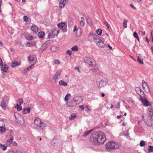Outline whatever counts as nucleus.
I'll return each instance as SVG.
<instances>
[{"instance_id": "69168bd1", "label": "nucleus", "mask_w": 153, "mask_h": 153, "mask_svg": "<svg viewBox=\"0 0 153 153\" xmlns=\"http://www.w3.org/2000/svg\"><path fill=\"white\" fill-rule=\"evenodd\" d=\"M32 44L30 43H27L26 44V45L27 46V47H30L31 46V45Z\"/></svg>"}, {"instance_id": "bb28decb", "label": "nucleus", "mask_w": 153, "mask_h": 153, "mask_svg": "<svg viewBox=\"0 0 153 153\" xmlns=\"http://www.w3.org/2000/svg\"><path fill=\"white\" fill-rule=\"evenodd\" d=\"M6 103L3 101L1 103V106L4 110H5L6 108Z\"/></svg>"}, {"instance_id": "5701e85b", "label": "nucleus", "mask_w": 153, "mask_h": 153, "mask_svg": "<svg viewBox=\"0 0 153 153\" xmlns=\"http://www.w3.org/2000/svg\"><path fill=\"white\" fill-rule=\"evenodd\" d=\"M136 91L140 96L142 95V93L143 92L141 91V89L140 88L137 87L136 88Z\"/></svg>"}, {"instance_id": "9d476101", "label": "nucleus", "mask_w": 153, "mask_h": 153, "mask_svg": "<svg viewBox=\"0 0 153 153\" xmlns=\"http://www.w3.org/2000/svg\"><path fill=\"white\" fill-rule=\"evenodd\" d=\"M73 99L78 105L79 104L82 100V97L79 95L76 96Z\"/></svg>"}, {"instance_id": "f257e3e1", "label": "nucleus", "mask_w": 153, "mask_h": 153, "mask_svg": "<svg viewBox=\"0 0 153 153\" xmlns=\"http://www.w3.org/2000/svg\"><path fill=\"white\" fill-rule=\"evenodd\" d=\"M106 140L105 134L102 131L94 132L90 136L91 142L95 145L103 144Z\"/></svg>"}, {"instance_id": "39448f33", "label": "nucleus", "mask_w": 153, "mask_h": 153, "mask_svg": "<svg viewBox=\"0 0 153 153\" xmlns=\"http://www.w3.org/2000/svg\"><path fill=\"white\" fill-rule=\"evenodd\" d=\"M89 69L94 72H97L98 70V66L95 61H93V62L88 66Z\"/></svg>"}, {"instance_id": "f03ea898", "label": "nucleus", "mask_w": 153, "mask_h": 153, "mask_svg": "<svg viewBox=\"0 0 153 153\" xmlns=\"http://www.w3.org/2000/svg\"><path fill=\"white\" fill-rule=\"evenodd\" d=\"M106 149L109 151L110 149H117L120 147L118 143L114 141H111L107 143L105 146Z\"/></svg>"}, {"instance_id": "13d9d810", "label": "nucleus", "mask_w": 153, "mask_h": 153, "mask_svg": "<svg viewBox=\"0 0 153 153\" xmlns=\"http://www.w3.org/2000/svg\"><path fill=\"white\" fill-rule=\"evenodd\" d=\"M95 34L93 33H90L89 34V36H92L93 37H94V35H95Z\"/></svg>"}, {"instance_id": "b1692460", "label": "nucleus", "mask_w": 153, "mask_h": 153, "mask_svg": "<svg viewBox=\"0 0 153 153\" xmlns=\"http://www.w3.org/2000/svg\"><path fill=\"white\" fill-rule=\"evenodd\" d=\"M59 84L60 85H63L64 86H66L68 85L66 82L62 80H61L59 81Z\"/></svg>"}, {"instance_id": "a19ab883", "label": "nucleus", "mask_w": 153, "mask_h": 153, "mask_svg": "<svg viewBox=\"0 0 153 153\" xmlns=\"http://www.w3.org/2000/svg\"><path fill=\"white\" fill-rule=\"evenodd\" d=\"M127 21L126 20H125L124 21V22L123 23V26L124 28H126L127 27Z\"/></svg>"}, {"instance_id": "e433bc0d", "label": "nucleus", "mask_w": 153, "mask_h": 153, "mask_svg": "<svg viewBox=\"0 0 153 153\" xmlns=\"http://www.w3.org/2000/svg\"><path fill=\"white\" fill-rule=\"evenodd\" d=\"M5 126V123L3 119L0 120V127H4Z\"/></svg>"}, {"instance_id": "7c9ffc66", "label": "nucleus", "mask_w": 153, "mask_h": 153, "mask_svg": "<svg viewBox=\"0 0 153 153\" xmlns=\"http://www.w3.org/2000/svg\"><path fill=\"white\" fill-rule=\"evenodd\" d=\"M71 94H67L65 98H64V100L65 101H68L69 100V97H71Z\"/></svg>"}, {"instance_id": "603ef678", "label": "nucleus", "mask_w": 153, "mask_h": 153, "mask_svg": "<svg viewBox=\"0 0 153 153\" xmlns=\"http://www.w3.org/2000/svg\"><path fill=\"white\" fill-rule=\"evenodd\" d=\"M13 140V138L12 137L11 138L7 140V142L8 143H11L12 141Z\"/></svg>"}, {"instance_id": "5fc2aeb1", "label": "nucleus", "mask_w": 153, "mask_h": 153, "mask_svg": "<svg viewBox=\"0 0 153 153\" xmlns=\"http://www.w3.org/2000/svg\"><path fill=\"white\" fill-rule=\"evenodd\" d=\"M29 70H30L28 69V67L27 68H26V69H24V74H25L27 73V72Z\"/></svg>"}, {"instance_id": "1a4fd4ad", "label": "nucleus", "mask_w": 153, "mask_h": 153, "mask_svg": "<svg viewBox=\"0 0 153 153\" xmlns=\"http://www.w3.org/2000/svg\"><path fill=\"white\" fill-rule=\"evenodd\" d=\"M142 82L143 87L145 91L147 93L149 92L150 89L147 83L144 80H143Z\"/></svg>"}, {"instance_id": "cd10ccee", "label": "nucleus", "mask_w": 153, "mask_h": 153, "mask_svg": "<svg viewBox=\"0 0 153 153\" xmlns=\"http://www.w3.org/2000/svg\"><path fill=\"white\" fill-rule=\"evenodd\" d=\"M15 108L17 109L18 111H20L22 110V106L19 105L18 104H17L16 106H15Z\"/></svg>"}, {"instance_id": "4c0bfd02", "label": "nucleus", "mask_w": 153, "mask_h": 153, "mask_svg": "<svg viewBox=\"0 0 153 153\" xmlns=\"http://www.w3.org/2000/svg\"><path fill=\"white\" fill-rule=\"evenodd\" d=\"M148 150L149 152H153V146H149Z\"/></svg>"}, {"instance_id": "79ce46f5", "label": "nucleus", "mask_w": 153, "mask_h": 153, "mask_svg": "<svg viewBox=\"0 0 153 153\" xmlns=\"http://www.w3.org/2000/svg\"><path fill=\"white\" fill-rule=\"evenodd\" d=\"M0 148L4 150H5L7 148L6 146H4L1 144H0Z\"/></svg>"}, {"instance_id": "6e6552de", "label": "nucleus", "mask_w": 153, "mask_h": 153, "mask_svg": "<svg viewBox=\"0 0 153 153\" xmlns=\"http://www.w3.org/2000/svg\"><path fill=\"white\" fill-rule=\"evenodd\" d=\"M84 61L89 65H91L93 62V61H95L94 59L90 57H86L83 59Z\"/></svg>"}, {"instance_id": "f704fd0d", "label": "nucleus", "mask_w": 153, "mask_h": 153, "mask_svg": "<svg viewBox=\"0 0 153 153\" xmlns=\"http://www.w3.org/2000/svg\"><path fill=\"white\" fill-rule=\"evenodd\" d=\"M133 36L134 38L137 39V40H138V41H139V39L138 36L136 32H135L134 33Z\"/></svg>"}, {"instance_id": "393cba45", "label": "nucleus", "mask_w": 153, "mask_h": 153, "mask_svg": "<svg viewBox=\"0 0 153 153\" xmlns=\"http://www.w3.org/2000/svg\"><path fill=\"white\" fill-rule=\"evenodd\" d=\"M92 131V130H87L84 133L83 136L85 137L86 136L90 134Z\"/></svg>"}, {"instance_id": "c03bdc74", "label": "nucleus", "mask_w": 153, "mask_h": 153, "mask_svg": "<svg viewBox=\"0 0 153 153\" xmlns=\"http://www.w3.org/2000/svg\"><path fill=\"white\" fill-rule=\"evenodd\" d=\"M140 145L141 147H143L145 145V142L144 141L141 140L140 143Z\"/></svg>"}, {"instance_id": "0e129e2a", "label": "nucleus", "mask_w": 153, "mask_h": 153, "mask_svg": "<svg viewBox=\"0 0 153 153\" xmlns=\"http://www.w3.org/2000/svg\"><path fill=\"white\" fill-rule=\"evenodd\" d=\"M130 6L132 8H133V9H136V8L134 7V6L132 4H130Z\"/></svg>"}, {"instance_id": "0eeeda50", "label": "nucleus", "mask_w": 153, "mask_h": 153, "mask_svg": "<svg viewBox=\"0 0 153 153\" xmlns=\"http://www.w3.org/2000/svg\"><path fill=\"white\" fill-rule=\"evenodd\" d=\"M78 105L73 99L71 101L66 102V105L68 107H75Z\"/></svg>"}, {"instance_id": "ea45409f", "label": "nucleus", "mask_w": 153, "mask_h": 153, "mask_svg": "<svg viewBox=\"0 0 153 153\" xmlns=\"http://www.w3.org/2000/svg\"><path fill=\"white\" fill-rule=\"evenodd\" d=\"M26 38L29 40H32L33 39V37L31 36L26 35L25 36Z\"/></svg>"}, {"instance_id": "864d4df0", "label": "nucleus", "mask_w": 153, "mask_h": 153, "mask_svg": "<svg viewBox=\"0 0 153 153\" xmlns=\"http://www.w3.org/2000/svg\"><path fill=\"white\" fill-rule=\"evenodd\" d=\"M79 21L80 22L85 21V19L83 17H81L79 19Z\"/></svg>"}, {"instance_id": "09e8293b", "label": "nucleus", "mask_w": 153, "mask_h": 153, "mask_svg": "<svg viewBox=\"0 0 153 153\" xmlns=\"http://www.w3.org/2000/svg\"><path fill=\"white\" fill-rule=\"evenodd\" d=\"M72 51L71 50H67V54L71 56L72 54Z\"/></svg>"}, {"instance_id": "8fccbe9b", "label": "nucleus", "mask_w": 153, "mask_h": 153, "mask_svg": "<svg viewBox=\"0 0 153 153\" xmlns=\"http://www.w3.org/2000/svg\"><path fill=\"white\" fill-rule=\"evenodd\" d=\"M23 19L25 21L27 22L28 20V18L27 16H24L23 17Z\"/></svg>"}, {"instance_id": "58836bf2", "label": "nucleus", "mask_w": 153, "mask_h": 153, "mask_svg": "<svg viewBox=\"0 0 153 153\" xmlns=\"http://www.w3.org/2000/svg\"><path fill=\"white\" fill-rule=\"evenodd\" d=\"M102 32V30L101 29H99L96 31L97 34L99 35H100L101 34Z\"/></svg>"}, {"instance_id": "338daca9", "label": "nucleus", "mask_w": 153, "mask_h": 153, "mask_svg": "<svg viewBox=\"0 0 153 153\" xmlns=\"http://www.w3.org/2000/svg\"><path fill=\"white\" fill-rule=\"evenodd\" d=\"M2 63V61L1 58H0V65H1Z\"/></svg>"}, {"instance_id": "2f4dec72", "label": "nucleus", "mask_w": 153, "mask_h": 153, "mask_svg": "<svg viewBox=\"0 0 153 153\" xmlns=\"http://www.w3.org/2000/svg\"><path fill=\"white\" fill-rule=\"evenodd\" d=\"M34 59V57L33 56L30 55L28 58V59L29 60L30 63L32 62L33 60Z\"/></svg>"}, {"instance_id": "2eb2a0df", "label": "nucleus", "mask_w": 153, "mask_h": 153, "mask_svg": "<svg viewBox=\"0 0 153 153\" xmlns=\"http://www.w3.org/2000/svg\"><path fill=\"white\" fill-rule=\"evenodd\" d=\"M47 45L46 43H44L40 48L39 51L41 53H42L44 50H45L47 48Z\"/></svg>"}, {"instance_id": "20e7f679", "label": "nucleus", "mask_w": 153, "mask_h": 153, "mask_svg": "<svg viewBox=\"0 0 153 153\" xmlns=\"http://www.w3.org/2000/svg\"><path fill=\"white\" fill-rule=\"evenodd\" d=\"M58 27L60 28L63 32H65L67 31V24L64 22H62L58 24Z\"/></svg>"}, {"instance_id": "052dcab7", "label": "nucleus", "mask_w": 153, "mask_h": 153, "mask_svg": "<svg viewBox=\"0 0 153 153\" xmlns=\"http://www.w3.org/2000/svg\"><path fill=\"white\" fill-rule=\"evenodd\" d=\"M77 30V27H76V25H75L73 28V32H75V31H76Z\"/></svg>"}, {"instance_id": "c9c22d12", "label": "nucleus", "mask_w": 153, "mask_h": 153, "mask_svg": "<svg viewBox=\"0 0 153 153\" xmlns=\"http://www.w3.org/2000/svg\"><path fill=\"white\" fill-rule=\"evenodd\" d=\"M137 59L139 62L140 63L142 64H143V59L141 58V57L138 56L137 57Z\"/></svg>"}, {"instance_id": "6ab92c4d", "label": "nucleus", "mask_w": 153, "mask_h": 153, "mask_svg": "<svg viewBox=\"0 0 153 153\" xmlns=\"http://www.w3.org/2000/svg\"><path fill=\"white\" fill-rule=\"evenodd\" d=\"M66 3V1L65 0H61L59 2V7H63Z\"/></svg>"}, {"instance_id": "4468645a", "label": "nucleus", "mask_w": 153, "mask_h": 153, "mask_svg": "<svg viewBox=\"0 0 153 153\" xmlns=\"http://www.w3.org/2000/svg\"><path fill=\"white\" fill-rule=\"evenodd\" d=\"M148 116L146 114H143L142 116V117L143 120L148 125L147 123L150 120L149 119H148ZM151 120V119H150Z\"/></svg>"}, {"instance_id": "4d7b16f0", "label": "nucleus", "mask_w": 153, "mask_h": 153, "mask_svg": "<svg viewBox=\"0 0 153 153\" xmlns=\"http://www.w3.org/2000/svg\"><path fill=\"white\" fill-rule=\"evenodd\" d=\"M34 66L33 64H31L30 66L28 67V69L30 70Z\"/></svg>"}, {"instance_id": "ddd939ff", "label": "nucleus", "mask_w": 153, "mask_h": 153, "mask_svg": "<svg viewBox=\"0 0 153 153\" xmlns=\"http://www.w3.org/2000/svg\"><path fill=\"white\" fill-rule=\"evenodd\" d=\"M61 73V71H57L53 77V79L54 80H56L58 79L60 77Z\"/></svg>"}, {"instance_id": "bf43d9fd", "label": "nucleus", "mask_w": 153, "mask_h": 153, "mask_svg": "<svg viewBox=\"0 0 153 153\" xmlns=\"http://www.w3.org/2000/svg\"><path fill=\"white\" fill-rule=\"evenodd\" d=\"M80 22L81 25L82 27H83L85 25V21L81 22Z\"/></svg>"}, {"instance_id": "a878e982", "label": "nucleus", "mask_w": 153, "mask_h": 153, "mask_svg": "<svg viewBox=\"0 0 153 153\" xmlns=\"http://www.w3.org/2000/svg\"><path fill=\"white\" fill-rule=\"evenodd\" d=\"M51 50L53 52H55L58 51V48L56 46H53L51 47Z\"/></svg>"}, {"instance_id": "e2e57ef3", "label": "nucleus", "mask_w": 153, "mask_h": 153, "mask_svg": "<svg viewBox=\"0 0 153 153\" xmlns=\"http://www.w3.org/2000/svg\"><path fill=\"white\" fill-rule=\"evenodd\" d=\"M79 107L82 109V110H84V105H80L79 106Z\"/></svg>"}, {"instance_id": "423d86ee", "label": "nucleus", "mask_w": 153, "mask_h": 153, "mask_svg": "<svg viewBox=\"0 0 153 153\" xmlns=\"http://www.w3.org/2000/svg\"><path fill=\"white\" fill-rule=\"evenodd\" d=\"M108 80L106 79H104L101 80L99 83H97L99 88H101L105 86L107 83Z\"/></svg>"}, {"instance_id": "473e14b6", "label": "nucleus", "mask_w": 153, "mask_h": 153, "mask_svg": "<svg viewBox=\"0 0 153 153\" xmlns=\"http://www.w3.org/2000/svg\"><path fill=\"white\" fill-rule=\"evenodd\" d=\"M87 21L88 23L90 25H93V22H92L91 19L89 18H88L87 19Z\"/></svg>"}, {"instance_id": "a211bd4d", "label": "nucleus", "mask_w": 153, "mask_h": 153, "mask_svg": "<svg viewBox=\"0 0 153 153\" xmlns=\"http://www.w3.org/2000/svg\"><path fill=\"white\" fill-rule=\"evenodd\" d=\"M8 67L6 65H1V68L2 70L4 72H6L7 71Z\"/></svg>"}, {"instance_id": "aec40b11", "label": "nucleus", "mask_w": 153, "mask_h": 153, "mask_svg": "<svg viewBox=\"0 0 153 153\" xmlns=\"http://www.w3.org/2000/svg\"><path fill=\"white\" fill-rule=\"evenodd\" d=\"M93 40L94 42H95L96 43L98 41H99L101 39H100L99 36L95 34V35H94V36L93 37Z\"/></svg>"}, {"instance_id": "72a5a7b5", "label": "nucleus", "mask_w": 153, "mask_h": 153, "mask_svg": "<svg viewBox=\"0 0 153 153\" xmlns=\"http://www.w3.org/2000/svg\"><path fill=\"white\" fill-rule=\"evenodd\" d=\"M148 110L149 112V115L151 117L153 115V110L152 108H149Z\"/></svg>"}, {"instance_id": "37998d69", "label": "nucleus", "mask_w": 153, "mask_h": 153, "mask_svg": "<svg viewBox=\"0 0 153 153\" xmlns=\"http://www.w3.org/2000/svg\"><path fill=\"white\" fill-rule=\"evenodd\" d=\"M76 116V115H75V114H72L69 117V119L70 120H73L74 118Z\"/></svg>"}, {"instance_id": "774afa93", "label": "nucleus", "mask_w": 153, "mask_h": 153, "mask_svg": "<svg viewBox=\"0 0 153 153\" xmlns=\"http://www.w3.org/2000/svg\"><path fill=\"white\" fill-rule=\"evenodd\" d=\"M108 46L110 50H111L112 49V48L109 45H108Z\"/></svg>"}, {"instance_id": "49530a36", "label": "nucleus", "mask_w": 153, "mask_h": 153, "mask_svg": "<svg viewBox=\"0 0 153 153\" xmlns=\"http://www.w3.org/2000/svg\"><path fill=\"white\" fill-rule=\"evenodd\" d=\"M128 102L130 104H131L132 105H133L134 104V101L132 100H129L128 101Z\"/></svg>"}, {"instance_id": "a18cd8bd", "label": "nucleus", "mask_w": 153, "mask_h": 153, "mask_svg": "<svg viewBox=\"0 0 153 153\" xmlns=\"http://www.w3.org/2000/svg\"><path fill=\"white\" fill-rule=\"evenodd\" d=\"M5 131V128L4 127H0V131L1 132H4Z\"/></svg>"}, {"instance_id": "9b49d317", "label": "nucleus", "mask_w": 153, "mask_h": 153, "mask_svg": "<svg viewBox=\"0 0 153 153\" xmlns=\"http://www.w3.org/2000/svg\"><path fill=\"white\" fill-rule=\"evenodd\" d=\"M142 101L143 105L145 106H148L150 105V102L147 99L145 98H142Z\"/></svg>"}, {"instance_id": "c756f323", "label": "nucleus", "mask_w": 153, "mask_h": 153, "mask_svg": "<svg viewBox=\"0 0 153 153\" xmlns=\"http://www.w3.org/2000/svg\"><path fill=\"white\" fill-rule=\"evenodd\" d=\"M45 35V33L44 32H39L38 34V36L39 38H42Z\"/></svg>"}, {"instance_id": "4be33fe9", "label": "nucleus", "mask_w": 153, "mask_h": 153, "mask_svg": "<svg viewBox=\"0 0 153 153\" xmlns=\"http://www.w3.org/2000/svg\"><path fill=\"white\" fill-rule=\"evenodd\" d=\"M32 30L36 34L39 30V28L35 26H33L31 27Z\"/></svg>"}, {"instance_id": "f3484780", "label": "nucleus", "mask_w": 153, "mask_h": 153, "mask_svg": "<svg viewBox=\"0 0 153 153\" xmlns=\"http://www.w3.org/2000/svg\"><path fill=\"white\" fill-rule=\"evenodd\" d=\"M59 30L58 28H55L52 30V33L54 36H57L59 33Z\"/></svg>"}, {"instance_id": "7ed1b4c3", "label": "nucleus", "mask_w": 153, "mask_h": 153, "mask_svg": "<svg viewBox=\"0 0 153 153\" xmlns=\"http://www.w3.org/2000/svg\"><path fill=\"white\" fill-rule=\"evenodd\" d=\"M34 123L38 127L40 128L46 126L45 124L42 122L40 119L39 118H35L34 120Z\"/></svg>"}, {"instance_id": "3c124183", "label": "nucleus", "mask_w": 153, "mask_h": 153, "mask_svg": "<svg viewBox=\"0 0 153 153\" xmlns=\"http://www.w3.org/2000/svg\"><path fill=\"white\" fill-rule=\"evenodd\" d=\"M60 63L59 60L58 59H56L54 60V63L55 64H59Z\"/></svg>"}, {"instance_id": "680f3d73", "label": "nucleus", "mask_w": 153, "mask_h": 153, "mask_svg": "<svg viewBox=\"0 0 153 153\" xmlns=\"http://www.w3.org/2000/svg\"><path fill=\"white\" fill-rule=\"evenodd\" d=\"M2 4V0H0V12H1V7Z\"/></svg>"}, {"instance_id": "f8f14e48", "label": "nucleus", "mask_w": 153, "mask_h": 153, "mask_svg": "<svg viewBox=\"0 0 153 153\" xmlns=\"http://www.w3.org/2000/svg\"><path fill=\"white\" fill-rule=\"evenodd\" d=\"M98 46L100 48H103L105 46V44L100 39L96 43Z\"/></svg>"}, {"instance_id": "dca6fc26", "label": "nucleus", "mask_w": 153, "mask_h": 153, "mask_svg": "<svg viewBox=\"0 0 153 153\" xmlns=\"http://www.w3.org/2000/svg\"><path fill=\"white\" fill-rule=\"evenodd\" d=\"M21 64V62H18L17 61H14L11 63V66L13 67H15L16 66L20 65Z\"/></svg>"}, {"instance_id": "de8ad7c7", "label": "nucleus", "mask_w": 153, "mask_h": 153, "mask_svg": "<svg viewBox=\"0 0 153 153\" xmlns=\"http://www.w3.org/2000/svg\"><path fill=\"white\" fill-rule=\"evenodd\" d=\"M19 103L20 105H21L23 102V100L22 99H19L18 100Z\"/></svg>"}, {"instance_id": "412c9836", "label": "nucleus", "mask_w": 153, "mask_h": 153, "mask_svg": "<svg viewBox=\"0 0 153 153\" xmlns=\"http://www.w3.org/2000/svg\"><path fill=\"white\" fill-rule=\"evenodd\" d=\"M31 108L30 107H28L24 108L23 109V112L24 114H27L30 113Z\"/></svg>"}, {"instance_id": "c85d7f7f", "label": "nucleus", "mask_w": 153, "mask_h": 153, "mask_svg": "<svg viewBox=\"0 0 153 153\" xmlns=\"http://www.w3.org/2000/svg\"><path fill=\"white\" fill-rule=\"evenodd\" d=\"M71 49L73 51H76L78 50V48L77 45H75L71 48Z\"/></svg>"}, {"instance_id": "6e6d98bb", "label": "nucleus", "mask_w": 153, "mask_h": 153, "mask_svg": "<svg viewBox=\"0 0 153 153\" xmlns=\"http://www.w3.org/2000/svg\"><path fill=\"white\" fill-rule=\"evenodd\" d=\"M104 24L108 28H109V27H110V25L109 24H108V22H104Z\"/></svg>"}]
</instances>
